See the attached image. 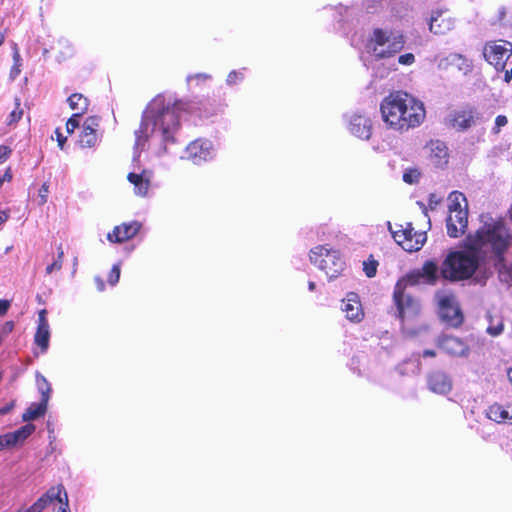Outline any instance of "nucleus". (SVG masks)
<instances>
[{
	"mask_svg": "<svg viewBox=\"0 0 512 512\" xmlns=\"http://www.w3.org/2000/svg\"><path fill=\"white\" fill-rule=\"evenodd\" d=\"M379 109L386 127L400 134L419 127L426 117L423 102L404 91L390 92Z\"/></svg>",
	"mask_w": 512,
	"mask_h": 512,
	"instance_id": "obj_1",
	"label": "nucleus"
},
{
	"mask_svg": "<svg viewBox=\"0 0 512 512\" xmlns=\"http://www.w3.org/2000/svg\"><path fill=\"white\" fill-rule=\"evenodd\" d=\"M473 247V244L466 237L463 249L449 252L442 261L440 276L450 282L465 281L472 278L484 258V255H481Z\"/></svg>",
	"mask_w": 512,
	"mask_h": 512,
	"instance_id": "obj_2",
	"label": "nucleus"
},
{
	"mask_svg": "<svg viewBox=\"0 0 512 512\" xmlns=\"http://www.w3.org/2000/svg\"><path fill=\"white\" fill-rule=\"evenodd\" d=\"M466 237L481 255L485 252L484 248L489 247L499 261L503 260L511 243L509 230L501 219L484 223L475 233Z\"/></svg>",
	"mask_w": 512,
	"mask_h": 512,
	"instance_id": "obj_3",
	"label": "nucleus"
},
{
	"mask_svg": "<svg viewBox=\"0 0 512 512\" xmlns=\"http://www.w3.org/2000/svg\"><path fill=\"white\" fill-rule=\"evenodd\" d=\"M406 44L402 31L373 29L367 41L368 49L377 59H388L401 52Z\"/></svg>",
	"mask_w": 512,
	"mask_h": 512,
	"instance_id": "obj_4",
	"label": "nucleus"
},
{
	"mask_svg": "<svg viewBox=\"0 0 512 512\" xmlns=\"http://www.w3.org/2000/svg\"><path fill=\"white\" fill-rule=\"evenodd\" d=\"M188 110V104L183 101H175L158 110L154 119V128L161 133L165 143H174L175 133L180 128V119Z\"/></svg>",
	"mask_w": 512,
	"mask_h": 512,
	"instance_id": "obj_5",
	"label": "nucleus"
},
{
	"mask_svg": "<svg viewBox=\"0 0 512 512\" xmlns=\"http://www.w3.org/2000/svg\"><path fill=\"white\" fill-rule=\"evenodd\" d=\"M309 259L312 264L325 272L329 280L341 276L346 267L340 251L328 248V245H318L311 249Z\"/></svg>",
	"mask_w": 512,
	"mask_h": 512,
	"instance_id": "obj_6",
	"label": "nucleus"
},
{
	"mask_svg": "<svg viewBox=\"0 0 512 512\" xmlns=\"http://www.w3.org/2000/svg\"><path fill=\"white\" fill-rule=\"evenodd\" d=\"M449 215L446 219L447 234L451 238L462 236L468 227L467 200L463 193L454 191L449 196Z\"/></svg>",
	"mask_w": 512,
	"mask_h": 512,
	"instance_id": "obj_7",
	"label": "nucleus"
},
{
	"mask_svg": "<svg viewBox=\"0 0 512 512\" xmlns=\"http://www.w3.org/2000/svg\"><path fill=\"white\" fill-rule=\"evenodd\" d=\"M393 303L396 308L395 316L402 323L416 318L421 312L419 299L410 292L404 291L403 282H396L394 286Z\"/></svg>",
	"mask_w": 512,
	"mask_h": 512,
	"instance_id": "obj_8",
	"label": "nucleus"
},
{
	"mask_svg": "<svg viewBox=\"0 0 512 512\" xmlns=\"http://www.w3.org/2000/svg\"><path fill=\"white\" fill-rule=\"evenodd\" d=\"M397 229H393L391 224L388 228L392 234L393 239L407 252L419 251L427 240L426 232L415 231L412 223H405V225H396Z\"/></svg>",
	"mask_w": 512,
	"mask_h": 512,
	"instance_id": "obj_9",
	"label": "nucleus"
},
{
	"mask_svg": "<svg viewBox=\"0 0 512 512\" xmlns=\"http://www.w3.org/2000/svg\"><path fill=\"white\" fill-rule=\"evenodd\" d=\"M482 54L486 62L498 72H503L512 56V43L506 40H492L484 44Z\"/></svg>",
	"mask_w": 512,
	"mask_h": 512,
	"instance_id": "obj_10",
	"label": "nucleus"
},
{
	"mask_svg": "<svg viewBox=\"0 0 512 512\" xmlns=\"http://www.w3.org/2000/svg\"><path fill=\"white\" fill-rule=\"evenodd\" d=\"M438 314L447 325L457 328L463 324L464 316L453 294H438Z\"/></svg>",
	"mask_w": 512,
	"mask_h": 512,
	"instance_id": "obj_11",
	"label": "nucleus"
},
{
	"mask_svg": "<svg viewBox=\"0 0 512 512\" xmlns=\"http://www.w3.org/2000/svg\"><path fill=\"white\" fill-rule=\"evenodd\" d=\"M141 228L142 224L137 220L123 222L115 226L112 232L107 234V240L111 243H124L134 238Z\"/></svg>",
	"mask_w": 512,
	"mask_h": 512,
	"instance_id": "obj_12",
	"label": "nucleus"
},
{
	"mask_svg": "<svg viewBox=\"0 0 512 512\" xmlns=\"http://www.w3.org/2000/svg\"><path fill=\"white\" fill-rule=\"evenodd\" d=\"M99 125L100 118L98 116H89L85 119L78 140L80 147L93 148L96 145Z\"/></svg>",
	"mask_w": 512,
	"mask_h": 512,
	"instance_id": "obj_13",
	"label": "nucleus"
},
{
	"mask_svg": "<svg viewBox=\"0 0 512 512\" xmlns=\"http://www.w3.org/2000/svg\"><path fill=\"white\" fill-rule=\"evenodd\" d=\"M342 311L345 317L354 323H359L364 319V311L359 296L356 293H348L342 300Z\"/></svg>",
	"mask_w": 512,
	"mask_h": 512,
	"instance_id": "obj_14",
	"label": "nucleus"
},
{
	"mask_svg": "<svg viewBox=\"0 0 512 512\" xmlns=\"http://www.w3.org/2000/svg\"><path fill=\"white\" fill-rule=\"evenodd\" d=\"M65 488L63 485L49 488L30 507L22 509V512H42L53 501H62Z\"/></svg>",
	"mask_w": 512,
	"mask_h": 512,
	"instance_id": "obj_15",
	"label": "nucleus"
},
{
	"mask_svg": "<svg viewBox=\"0 0 512 512\" xmlns=\"http://www.w3.org/2000/svg\"><path fill=\"white\" fill-rule=\"evenodd\" d=\"M427 386L430 391L444 395L452 390V380L443 371H432L427 375Z\"/></svg>",
	"mask_w": 512,
	"mask_h": 512,
	"instance_id": "obj_16",
	"label": "nucleus"
},
{
	"mask_svg": "<svg viewBox=\"0 0 512 512\" xmlns=\"http://www.w3.org/2000/svg\"><path fill=\"white\" fill-rule=\"evenodd\" d=\"M350 132L356 137L368 140L372 134V121L362 114H354L349 123Z\"/></svg>",
	"mask_w": 512,
	"mask_h": 512,
	"instance_id": "obj_17",
	"label": "nucleus"
},
{
	"mask_svg": "<svg viewBox=\"0 0 512 512\" xmlns=\"http://www.w3.org/2000/svg\"><path fill=\"white\" fill-rule=\"evenodd\" d=\"M438 346L447 354L452 356H463L468 352V346L460 338L445 335L438 341Z\"/></svg>",
	"mask_w": 512,
	"mask_h": 512,
	"instance_id": "obj_18",
	"label": "nucleus"
},
{
	"mask_svg": "<svg viewBox=\"0 0 512 512\" xmlns=\"http://www.w3.org/2000/svg\"><path fill=\"white\" fill-rule=\"evenodd\" d=\"M430 161L436 167H444L449 161V153L446 144L440 140H431L428 144Z\"/></svg>",
	"mask_w": 512,
	"mask_h": 512,
	"instance_id": "obj_19",
	"label": "nucleus"
},
{
	"mask_svg": "<svg viewBox=\"0 0 512 512\" xmlns=\"http://www.w3.org/2000/svg\"><path fill=\"white\" fill-rule=\"evenodd\" d=\"M486 415L494 422L512 424V403L507 405L494 403L488 407Z\"/></svg>",
	"mask_w": 512,
	"mask_h": 512,
	"instance_id": "obj_20",
	"label": "nucleus"
},
{
	"mask_svg": "<svg viewBox=\"0 0 512 512\" xmlns=\"http://www.w3.org/2000/svg\"><path fill=\"white\" fill-rule=\"evenodd\" d=\"M475 111L472 108L455 111L451 114L449 122L453 128L466 130L474 123Z\"/></svg>",
	"mask_w": 512,
	"mask_h": 512,
	"instance_id": "obj_21",
	"label": "nucleus"
},
{
	"mask_svg": "<svg viewBox=\"0 0 512 512\" xmlns=\"http://www.w3.org/2000/svg\"><path fill=\"white\" fill-rule=\"evenodd\" d=\"M48 388L46 389L44 397H41V401L39 403H32L26 411L22 415L23 421H31L38 419L45 415L47 411V404L49 401V396L47 394Z\"/></svg>",
	"mask_w": 512,
	"mask_h": 512,
	"instance_id": "obj_22",
	"label": "nucleus"
},
{
	"mask_svg": "<svg viewBox=\"0 0 512 512\" xmlns=\"http://www.w3.org/2000/svg\"><path fill=\"white\" fill-rule=\"evenodd\" d=\"M453 23L442 12H436L430 19L429 29L434 34H444L451 30Z\"/></svg>",
	"mask_w": 512,
	"mask_h": 512,
	"instance_id": "obj_23",
	"label": "nucleus"
},
{
	"mask_svg": "<svg viewBox=\"0 0 512 512\" xmlns=\"http://www.w3.org/2000/svg\"><path fill=\"white\" fill-rule=\"evenodd\" d=\"M423 278V283L428 285H435L440 274V267L435 261H426L422 268L419 269Z\"/></svg>",
	"mask_w": 512,
	"mask_h": 512,
	"instance_id": "obj_24",
	"label": "nucleus"
},
{
	"mask_svg": "<svg viewBox=\"0 0 512 512\" xmlns=\"http://www.w3.org/2000/svg\"><path fill=\"white\" fill-rule=\"evenodd\" d=\"M69 107L75 111V116H83L89 108V99L81 93H73L67 99Z\"/></svg>",
	"mask_w": 512,
	"mask_h": 512,
	"instance_id": "obj_25",
	"label": "nucleus"
},
{
	"mask_svg": "<svg viewBox=\"0 0 512 512\" xmlns=\"http://www.w3.org/2000/svg\"><path fill=\"white\" fill-rule=\"evenodd\" d=\"M144 173L145 171L141 174L131 172L127 175L128 181L134 185L135 194L142 197L147 195L150 186V181L144 177Z\"/></svg>",
	"mask_w": 512,
	"mask_h": 512,
	"instance_id": "obj_26",
	"label": "nucleus"
},
{
	"mask_svg": "<svg viewBox=\"0 0 512 512\" xmlns=\"http://www.w3.org/2000/svg\"><path fill=\"white\" fill-rule=\"evenodd\" d=\"M50 341L49 327H37L34 335L35 344L41 349L42 353L48 350Z\"/></svg>",
	"mask_w": 512,
	"mask_h": 512,
	"instance_id": "obj_27",
	"label": "nucleus"
},
{
	"mask_svg": "<svg viewBox=\"0 0 512 512\" xmlns=\"http://www.w3.org/2000/svg\"><path fill=\"white\" fill-rule=\"evenodd\" d=\"M34 431H35V425L28 423V424H25L24 426L20 427L16 431L9 432V433H10L12 440L16 446L18 443L24 442L30 435L33 434Z\"/></svg>",
	"mask_w": 512,
	"mask_h": 512,
	"instance_id": "obj_28",
	"label": "nucleus"
},
{
	"mask_svg": "<svg viewBox=\"0 0 512 512\" xmlns=\"http://www.w3.org/2000/svg\"><path fill=\"white\" fill-rule=\"evenodd\" d=\"M204 143L201 140L191 142L188 147V153L191 157L205 158L208 154V148L203 149Z\"/></svg>",
	"mask_w": 512,
	"mask_h": 512,
	"instance_id": "obj_29",
	"label": "nucleus"
},
{
	"mask_svg": "<svg viewBox=\"0 0 512 512\" xmlns=\"http://www.w3.org/2000/svg\"><path fill=\"white\" fill-rule=\"evenodd\" d=\"M397 282H403L404 283V291H407V286H415L420 283H423V278L421 276L420 270H414L410 273L406 274L404 277L399 279Z\"/></svg>",
	"mask_w": 512,
	"mask_h": 512,
	"instance_id": "obj_30",
	"label": "nucleus"
},
{
	"mask_svg": "<svg viewBox=\"0 0 512 512\" xmlns=\"http://www.w3.org/2000/svg\"><path fill=\"white\" fill-rule=\"evenodd\" d=\"M378 266V261L371 254L367 260L363 262V271L368 278H372L376 275Z\"/></svg>",
	"mask_w": 512,
	"mask_h": 512,
	"instance_id": "obj_31",
	"label": "nucleus"
},
{
	"mask_svg": "<svg viewBox=\"0 0 512 512\" xmlns=\"http://www.w3.org/2000/svg\"><path fill=\"white\" fill-rule=\"evenodd\" d=\"M23 116V109L19 98H15V108L10 112L7 120V125H13L18 123Z\"/></svg>",
	"mask_w": 512,
	"mask_h": 512,
	"instance_id": "obj_32",
	"label": "nucleus"
},
{
	"mask_svg": "<svg viewBox=\"0 0 512 512\" xmlns=\"http://www.w3.org/2000/svg\"><path fill=\"white\" fill-rule=\"evenodd\" d=\"M64 258V251L62 245L57 247V259L46 267V274H51L54 271H59L62 268Z\"/></svg>",
	"mask_w": 512,
	"mask_h": 512,
	"instance_id": "obj_33",
	"label": "nucleus"
},
{
	"mask_svg": "<svg viewBox=\"0 0 512 512\" xmlns=\"http://www.w3.org/2000/svg\"><path fill=\"white\" fill-rule=\"evenodd\" d=\"M421 173L417 168L406 169L403 173V181L407 184H416L419 182Z\"/></svg>",
	"mask_w": 512,
	"mask_h": 512,
	"instance_id": "obj_34",
	"label": "nucleus"
},
{
	"mask_svg": "<svg viewBox=\"0 0 512 512\" xmlns=\"http://www.w3.org/2000/svg\"><path fill=\"white\" fill-rule=\"evenodd\" d=\"M148 123L141 122L139 128L135 131L136 143L138 145H143L148 140Z\"/></svg>",
	"mask_w": 512,
	"mask_h": 512,
	"instance_id": "obj_35",
	"label": "nucleus"
},
{
	"mask_svg": "<svg viewBox=\"0 0 512 512\" xmlns=\"http://www.w3.org/2000/svg\"><path fill=\"white\" fill-rule=\"evenodd\" d=\"M120 265L114 264L108 275V283L112 286L116 285L120 279Z\"/></svg>",
	"mask_w": 512,
	"mask_h": 512,
	"instance_id": "obj_36",
	"label": "nucleus"
},
{
	"mask_svg": "<svg viewBox=\"0 0 512 512\" xmlns=\"http://www.w3.org/2000/svg\"><path fill=\"white\" fill-rule=\"evenodd\" d=\"M37 384H38V389H39L42 397H44L47 388H48L47 394L50 397L51 386L44 376L37 377Z\"/></svg>",
	"mask_w": 512,
	"mask_h": 512,
	"instance_id": "obj_37",
	"label": "nucleus"
},
{
	"mask_svg": "<svg viewBox=\"0 0 512 512\" xmlns=\"http://www.w3.org/2000/svg\"><path fill=\"white\" fill-rule=\"evenodd\" d=\"M81 116H75V114H72V116L67 120L66 122V131L68 134H72L75 129L79 127V118Z\"/></svg>",
	"mask_w": 512,
	"mask_h": 512,
	"instance_id": "obj_38",
	"label": "nucleus"
},
{
	"mask_svg": "<svg viewBox=\"0 0 512 512\" xmlns=\"http://www.w3.org/2000/svg\"><path fill=\"white\" fill-rule=\"evenodd\" d=\"M14 446L15 444L12 440L10 433L0 435V451L4 450L5 448H10Z\"/></svg>",
	"mask_w": 512,
	"mask_h": 512,
	"instance_id": "obj_39",
	"label": "nucleus"
},
{
	"mask_svg": "<svg viewBox=\"0 0 512 512\" xmlns=\"http://www.w3.org/2000/svg\"><path fill=\"white\" fill-rule=\"evenodd\" d=\"M398 63L404 66H410L415 63V56L413 53H405L398 57Z\"/></svg>",
	"mask_w": 512,
	"mask_h": 512,
	"instance_id": "obj_40",
	"label": "nucleus"
},
{
	"mask_svg": "<svg viewBox=\"0 0 512 512\" xmlns=\"http://www.w3.org/2000/svg\"><path fill=\"white\" fill-rule=\"evenodd\" d=\"M508 123V119L505 115H498L495 119V126L493 128V133L498 134L500 129L506 126Z\"/></svg>",
	"mask_w": 512,
	"mask_h": 512,
	"instance_id": "obj_41",
	"label": "nucleus"
},
{
	"mask_svg": "<svg viewBox=\"0 0 512 512\" xmlns=\"http://www.w3.org/2000/svg\"><path fill=\"white\" fill-rule=\"evenodd\" d=\"M12 154V149L7 145H0V164L4 163Z\"/></svg>",
	"mask_w": 512,
	"mask_h": 512,
	"instance_id": "obj_42",
	"label": "nucleus"
},
{
	"mask_svg": "<svg viewBox=\"0 0 512 512\" xmlns=\"http://www.w3.org/2000/svg\"><path fill=\"white\" fill-rule=\"evenodd\" d=\"M48 193H49V184L47 182H44L39 189V197H40V204H45L48 199Z\"/></svg>",
	"mask_w": 512,
	"mask_h": 512,
	"instance_id": "obj_43",
	"label": "nucleus"
},
{
	"mask_svg": "<svg viewBox=\"0 0 512 512\" xmlns=\"http://www.w3.org/2000/svg\"><path fill=\"white\" fill-rule=\"evenodd\" d=\"M37 327H49L46 309H42L39 311Z\"/></svg>",
	"mask_w": 512,
	"mask_h": 512,
	"instance_id": "obj_44",
	"label": "nucleus"
},
{
	"mask_svg": "<svg viewBox=\"0 0 512 512\" xmlns=\"http://www.w3.org/2000/svg\"><path fill=\"white\" fill-rule=\"evenodd\" d=\"M13 59H14V67H13L12 73L14 72V76H17L20 73L19 66L21 65V63H20L21 58H20V54L17 49H15V51H14Z\"/></svg>",
	"mask_w": 512,
	"mask_h": 512,
	"instance_id": "obj_45",
	"label": "nucleus"
},
{
	"mask_svg": "<svg viewBox=\"0 0 512 512\" xmlns=\"http://www.w3.org/2000/svg\"><path fill=\"white\" fill-rule=\"evenodd\" d=\"M61 500L62 501H59L60 507H59V510L57 512H70L68 495H67L66 491H64V495H63Z\"/></svg>",
	"mask_w": 512,
	"mask_h": 512,
	"instance_id": "obj_46",
	"label": "nucleus"
},
{
	"mask_svg": "<svg viewBox=\"0 0 512 512\" xmlns=\"http://www.w3.org/2000/svg\"><path fill=\"white\" fill-rule=\"evenodd\" d=\"M208 79H210V75L205 74V73H197V74L189 75L187 77L188 82H191L194 80L197 82H200V81H206Z\"/></svg>",
	"mask_w": 512,
	"mask_h": 512,
	"instance_id": "obj_47",
	"label": "nucleus"
},
{
	"mask_svg": "<svg viewBox=\"0 0 512 512\" xmlns=\"http://www.w3.org/2000/svg\"><path fill=\"white\" fill-rule=\"evenodd\" d=\"M54 133H55L56 141H57V143H58L59 148H60V149H63L64 144H65V142H66L67 138H66L65 136H63V134H62V132H61L60 128H56V130H55V132H54Z\"/></svg>",
	"mask_w": 512,
	"mask_h": 512,
	"instance_id": "obj_48",
	"label": "nucleus"
},
{
	"mask_svg": "<svg viewBox=\"0 0 512 512\" xmlns=\"http://www.w3.org/2000/svg\"><path fill=\"white\" fill-rule=\"evenodd\" d=\"M11 306V302L7 299H0V316L5 315Z\"/></svg>",
	"mask_w": 512,
	"mask_h": 512,
	"instance_id": "obj_49",
	"label": "nucleus"
},
{
	"mask_svg": "<svg viewBox=\"0 0 512 512\" xmlns=\"http://www.w3.org/2000/svg\"><path fill=\"white\" fill-rule=\"evenodd\" d=\"M503 331V324H499L497 326H489L487 328V332L491 336H498Z\"/></svg>",
	"mask_w": 512,
	"mask_h": 512,
	"instance_id": "obj_50",
	"label": "nucleus"
},
{
	"mask_svg": "<svg viewBox=\"0 0 512 512\" xmlns=\"http://www.w3.org/2000/svg\"><path fill=\"white\" fill-rule=\"evenodd\" d=\"M239 78H241V74L236 71H232L228 74L227 81L229 84H235Z\"/></svg>",
	"mask_w": 512,
	"mask_h": 512,
	"instance_id": "obj_51",
	"label": "nucleus"
},
{
	"mask_svg": "<svg viewBox=\"0 0 512 512\" xmlns=\"http://www.w3.org/2000/svg\"><path fill=\"white\" fill-rule=\"evenodd\" d=\"M12 180V172L11 168H7L3 176H0V187L3 185L4 181L10 182Z\"/></svg>",
	"mask_w": 512,
	"mask_h": 512,
	"instance_id": "obj_52",
	"label": "nucleus"
},
{
	"mask_svg": "<svg viewBox=\"0 0 512 512\" xmlns=\"http://www.w3.org/2000/svg\"><path fill=\"white\" fill-rule=\"evenodd\" d=\"M14 408V402H10L7 405L0 408V415L9 413Z\"/></svg>",
	"mask_w": 512,
	"mask_h": 512,
	"instance_id": "obj_53",
	"label": "nucleus"
},
{
	"mask_svg": "<svg viewBox=\"0 0 512 512\" xmlns=\"http://www.w3.org/2000/svg\"><path fill=\"white\" fill-rule=\"evenodd\" d=\"M95 283H96V287H97V290L99 292H102L104 291L105 289V283H104V280L100 277H96L95 278Z\"/></svg>",
	"mask_w": 512,
	"mask_h": 512,
	"instance_id": "obj_54",
	"label": "nucleus"
},
{
	"mask_svg": "<svg viewBox=\"0 0 512 512\" xmlns=\"http://www.w3.org/2000/svg\"><path fill=\"white\" fill-rule=\"evenodd\" d=\"M512 80V68L509 70L504 69V81L510 82Z\"/></svg>",
	"mask_w": 512,
	"mask_h": 512,
	"instance_id": "obj_55",
	"label": "nucleus"
},
{
	"mask_svg": "<svg viewBox=\"0 0 512 512\" xmlns=\"http://www.w3.org/2000/svg\"><path fill=\"white\" fill-rule=\"evenodd\" d=\"M9 218V214L7 211H0V225L6 222Z\"/></svg>",
	"mask_w": 512,
	"mask_h": 512,
	"instance_id": "obj_56",
	"label": "nucleus"
},
{
	"mask_svg": "<svg viewBox=\"0 0 512 512\" xmlns=\"http://www.w3.org/2000/svg\"><path fill=\"white\" fill-rule=\"evenodd\" d=\"M422 356L424 358H426V357H435L436 356V352L434 350L427 349V350L423 351Z\"/></svg>",
	"mask_w": 512,
	"mask_h": 512,
	"instance_id": "obj_57",
	"label": "nucleus"
},
{
	"mask_svg": "<svg viewBox=\"0 0 512 512\" xmlns=\"http://www.w3.org/2000/svg\"><path fill=\"white\" fill-rule=\"evenodd\" d=\"M6 326L8 328V331H12V329L14 327V323L12 321H9L6 323Z\"/></svg>",
	"mask_w": 512,
	"mask_h": 512,
	"instance_id": "obj_58",
	"label": "nucleus"
},
{
	"mask_svg": "<svg viewBox=\"0 0 512 512\" xmlns=\"http://www.w3.org/2000/svg\"><path fill=\"white\" fill-rule=\"evenodd\" d=\"M508 380L512 384V368H510L507 372Z\"/></svg>",
	"mask_w": 512,
	"mask_h": 512,
	"instance_id": "obj_59",
	"label": "nucleus"
},
{
	"mask_svg": "<svg viewBox=\"0 0 512 512\" xmlns=\"http://www.w3.org/2000/svg\"><path fill=\"white\" fill-rule=\"evenodd\" d=\"M315 287H316V285H315V283H314V282H312V281H311V282H309V284H308V288H309V290H310V291H313V290L315 289Z\"/></svg>",
	"mask_w": 512,
	"mask_h": 512,
	"instance_id": "obj_60",
	"label": "nucleus"
},
{
	"mask_svg": "<svg viewBox=\"0 0 512 512\" xmlns=\"http://www.w3.org/2000/svg\"><path fill=\"white\" fill-rule=\"evenodd\" d=\"M5 35L4 33L0 32V46L4 43Z\"/></svg>",
	"mask_w": 512,
	"mask_h": 512,
	"instance_id": "obj_61",
	"label": "nucleus"
},
{
	"mask_svg": "<svg viewBox=\"0 0 512 512\" xmlns=\"http://www.w3.org/2000/svg\"><path fill=\"white\" fill-rule=\"evenodd\" d=\"M455 56H456L457 58L462 59L463 61L467 62V60H466L465 58H463V56H462V55L457 54V55H455Z\"/></svg>",
	"mask_w": 512,
	"mask_h": 512,
	"instance_id": "obj_62",
	"label": "nucleus"
}]
</instances>
